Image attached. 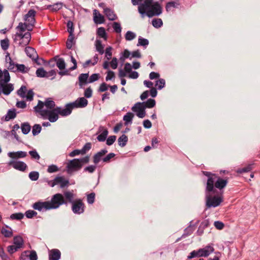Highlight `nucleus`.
<instances>
[{"instance_id":"60","label":"nucleus","mask_w":260,"mask_h":260,"mask_svg":"<svg viewBox=\"0 0 260 260\" xmlns=\"http://www.w3.org/2000/svg\"><path fill=\"white\" fill-rule=\"evenodd\" d=\"M26 92V87L25 86H22L17 91V94L21 98H24Z\"/></svg>"},{"instance_id":"56","label":"nucleus","mask_w":260,"mask_h":260,"mask_svg":"<svg viewBox=\"0 0 260 260\" xmlns=\"http://www.w3.org/2000/svg\"><path fill=\"white\" fill-rule=\"evenodd\" d=\"M27 27H30V26L27 23H19L18 25L17 26L16 28L20 31L23 32L24 31Z\"/></svg>"},{"instance_id":"14","label":"nucleus","mask_w":260,"mask_h":260,"mask_svg":"<svg viewBox=\"0 0 260 260\" xmlns=\"http://www.w3.org/2000/svg\"><path fill=\"white\" fill-rule=\"evenodd\" d=\"M17 64L18 63H16L12 60L10 54L7 52L5 56V67L7 69V70L12 72H16Z\"/></svg>"},{"instance_id":"44","label":"nucleus","mask_w":260,"mask_h":260,"mask_svg":"<svg viewBox=\"0 0 260 260\" xmlns=\"http://www.w3.org/2000/svg\"><path fill=\"white\" fill-rule=\"evenodd\" d=\"M74 36V35H69L68 39L66 42L67 48L71 49L72 48L73 45L75 44Z\"/></svg>"},{"instance_id":"28","label":"nucleus","mask_w":260,"mask_h":260,"mask_svg":"<svg viewBox=\"0 0 260 260\" xmlns=\"http://www.w3.org/2000/svg\"><path fill=\"white\" fill-rule=\"evenodd\" d=\"M64 198L66 201L71 204L73 203V202H75L74 200L75 194L73 192V190L72 191H64L63 194Z\"/></svg>"},{"instance_id":"42","label":"nucleus","mask_w":260,"mask_h":260,"mask_svg":"<svg viewBox=\"0 0 260 260\" xmlns=\"http://www.w3.org/2000/svg\"><path fill=\"white\" fill-rule=\"evenodd\" d=\"M146 108H152L155 105V101L154 99H149L146 102H142Z\"/></svg>"},{"instance_id":"9","label":"nucleus","mask_w":260,"mask_h":260,"mask_svg":"<svg viewBox=\"0 0 260 260\" xmlns=\"http://www.w3.org/2000/svg\"><path fill=\"white\" fill-rule=\"evenodd\" d=\"M214 250L213 248L210 245L206 246L204 248H201L198 250L192 251L189 256L188 258H194L197 256H207L211 253Z\"/></svg>"},{"instance_id":"53","label":"nucleus","mask_w":260,"mask_h":260,"mask_svg":"<svg viewBox=\"0 0 260 260\" xmlns=\"http://www.w3.org/2000/svg\"><path fill=\"white\" fill-rule=\"evenodd\" d=\"M59 170L58 167L55 165H51L48 166L47 171L49 173L57 172Z\"/></svg>"},{"instance_id":"22","label":"nucleus","mask_w":260,"mask_h":260,"mask_svg":"<svg viewBox=\"0 0 260 260\" xmlns=\"http://www.w3.org/2000/svg\"><path fill=\"white\" fill-rule=\"evenodd\" d=\"M98 133H101V134L97 137V140L99 142H104L108 135V131L107 129L103 126H100L99 128Z\"/></svg>"},{"instance_id":"35","label":"nucleus","mask_w":260,"mask_h":260,"mask_svg":"<svg viewBox=\"0 0 260 260\" xmlns=\"http://www.w3.org/2000/svg\"><path fill=\"white\" fill-rule=\"evenodd\" d=\"M54 58L56 61V66L60 70L64 69L66 68L64 60L62 58H58L57 56L55 57Z\"/></svg>"},{"instance_id":"58","label":"nucleus","mask_w":260,"mask_h":260,"mask_svg":"<svg viewBox=\"0 0 260 260\" xmlns=\"http://www.w3.org/2000/svg\"><path fill=\"white\" fill-rule=\"evenodd\" d=\"M112 48L111 46L107 47L105 50V57H106L108 60H109L112 57Z\"/></svg>"},{"instance_id":"40","label":"nucleus","mask_w":260,"mask_h":260,"mask_svg":"<svg viewBox=\"0 0 260 260\" xmlns=\"http://www.w3.org/2000/svg\"><path fill=\"white\" fill-rule=\"evenodd\" d=\"M29 70V68L26 67L24 64L18 63L17 66L16 72L24 74L27 73Z\"/></svg>"},{"instance_id":"11","label":"nucleus","mask_w":260,"mask_h":260,"mask_svg":"<svg viewBox=\"0 0 260 260\" xmlns=\"http://www.w3.org/2000/svg\"><path fill=\"white\" fill-rule=\"evenodd\" d=\"M132 110L136 113L137 116L140 118H143L145 116L146 111L145 107L143 103L137 102L132 108Z\"/></svg>"},{"instance_id":"27","label":"nucleus","mask_w":260,"mask_h":260,"mask_svg":"<svg viewBox=\"0 0 260 260\" xmlns=\"http://www.w3.org/2000/svg\"><path fill=\"white\" fill-rule=\"evenodd\" d=\"M88 73H82L79 76V85L80 88H82L83 85L88 83Z\"/></svg>"},{"instance_id":"3","label":"nucleus","mask_w":260,"mask_h":260,"mask_svg":"<svg viewBox=\"0 0 260 260\" xmlns=\"http://www.w3.org/2000/svg\"><path fill=\"white\" fill-rule=\"evenodd\" d=\"M10 80V76L7 69L3 71L0 69V89L2 92L8 95L14 90L13 85L11 83L7 84Z\"/></svg>"},{"instance_id":"46","label":"nucleus","mask_w":260,"mask_h":260,"mask_svg":"<svg viewBox=\"0 0 260 260\" xmlns=\"http://www.w3.org/2000/svg\"><path fill=\"white\" fill-rule=\"evenodd\" d=\"M136 38V34L130 30L127 31L125 35V39L126 41H131Z\"/></svg>"},{"instance_id":"30","label":"nucleus","mask_w":260,"mask_h":260,"mask_svg":"<svg viewBox=\"0 0 260 260\" xmlns=\"http://www.w3.org/2000/svg\"><path fill=\"white\" fill-rule=\"evenodd\" d=\"M192 221L190 222V224L184 230V233L181 238H178L176 240V242H178L180 238H185L186 236L190 235L194 231L193 226L191 224Z\"/></svg>"},{"instance_id":"41","label":"nucleus","mask_w":260,"mask_h":260,"mask_svg":"<svg viewBox=\"0 0 260 260\" xmlns=\"http://www.w3.org/2000/svg\"><path fill=\"white\" fill-rule=\"evenodd\" d=\"M152 25L156 28L161 27L163 25L162 20L160 18H154L152 20Z\"/></svg>"},{"instance_id":"48","label":"nucleus","mask_w":260,"mask_h":260,"mask_svg":"<svg viewBox=\"0 0 260 260\" xmlns=\"http://www.w3.org/2000/svg\"><path fill=\"white\" fill-rule=\"evenodd\" d=\"M36 76L40 78H45L46 76V71L43 68L38 69L36 72Z\"/></svg>"},{"instance_id":"47","label":"nucleus","mask_w":260,"mask_h":260,"mask_svg":"<svg viewBox=\"0 0 260 260\" xmlns=\"http://www.w3.org/2000/svg\"><path fill=\"white\" fill-rule=\"evenodd\" d=\"M42 130L41 125L39 124H35L32 128V134L34 136L38 135Z\"/></svg>"},{"instance_id":"26","label":"nucleus","mask_w":260,"mask_h":260,"mask_svg":"<svg viewBox=\"0 0 260 260\" xmlns=\"http://www.w3.org/2000/svg\"><path fill=\"white\" fill-rule=\"evenodd\" d=\"M104 13L110 20L113 21L117 19V16L114 12L110 8H105L104 9Z\"/></svg>"},{"instance_id":"8","label":"nucleus","mask_w":260,"mask_h":260,"mask_svg":"<svg viewBox=\"0 0 260 260\" xmlns=\"http://www.w3.org/2000/svg\"><path fill=\"white\" fill-rule=\"evenodd\" d=\"M55 102L50 98L46 99L44 102L39 101L38 105L34 107V110L39 113L38 110H50L55 108Z\"/></svg>"},{"instance_id":"61","label":"nucleus","mask_w":260,"mask_h":260,"mask_svg":"<svg viewBox=\"0 0 260 260\" xmlns=\"http://www.w3.org/2000/svg\"><path fill=\"white\" fill-rule=\"evenodd\" d=\"M37 212L32 210H27L25 213V215L27 218H32L37 215Z\"/></svg>"},{"instance_id":"18","label":"nucleus","mask_w":260,"mask_h":260,"mask_svg":"<svg viewBox=\"0 0 260 260\" xmlns=\"http://www.w3.org/2000/svg\"><path fill=\"white\" fill-rule=\"evenodd\" d=\"M25 52L27 56L35 61L38 64H40V63L38 61V55L34 48L31 47H26L25 49Z\"/></svg>"},{"instance_id":"5","label":"nucleus","mask_w":260,"mask_h":260,"mask_svg":"<svg viewBox=\"0 0 260 260\" xmlns=\"http://www.w3.org/2000/svg\"><path fill=\"white\" fill-rule=\"evenodd\" d=\"M62 205H67V202L65 200L63 195L60 193L53 195L50 201L49 206L50 210L56 209Z\"/></svg>"},{"instance_id":"52","label":"nucleus","mask_w":260,"mask_h":260,"mask_svg":"<svg viewBox=\"0 0 260 260\" xmlns=\"http://www.w3.org/2000/svg\"><path fill=\"white\" fill-rule=\"evenodd\" d=\"M1 46L3 50H7L9 47V41L7 38L1 41Z\"/></svg>"},{"instance_id":"63","label":"nucleus","mask_w":260,"mask_h":260,"mask_svg":"<svg viewBox=\"0 0 260 260\" xmlns=\"http://www.w3.org/2000/svg\"><path fill=\"white\" fill-rule=\"evenodd\" d=\"M67 25L68 28V31L69 32V35H74L73 32L74 28L73 22L71 20L68 21Z\"/></svg>"},{"instance_id":"6","label":"nucleus","mask_w":260,"mask_h":260,"mask_svg":"<svg viewBox=\"0 0 260 260\" xmlns=\"http://www.w3.org/2000/svg\"><path fill=\"white\" fill-rule=\"evenodd\" d=\"M43 119H48L50 122H55L58 119V113L56 108L50 110H38Z\"/></svg>"},{"instance_id":"20","label":"nucleus","mask_w":260,"mask_h":260,"mask_svg":"<svg viewBox=\"0 0 260 260\" xmlns=\"http://www.w3.org/2000/svg\"><path fill=\"white\" fill-rule=\"evenodd\" d=\"M8 156L13 160H15L25 157L27 156V152L22 151L9 152L8 153Z\"/></svg>"},{"instance_id":"36","label":"nucleus","mask_w":260,"mask_h":260,"mask_svg":"<svg viewBox=\"0 0 260 260\" xmlns=\"http://www.w3.org/2000/svg\"><path fill=\"white\" fill-rule=\"evenodd\" d=\"M127 141L128 138L124 134H123L122 136H121L118 139V145L122 147H124L126 145Z\"/></svg>"},{"instance_id":"16","label":"nucleus","mask_w":260,"mask_h":260,"mask_svg":"<svg viewBox=\"0 0 260 260\" xmlns=\"http://www.w3.org/2000/svg\"><path fill=\"white\" fill-rule=\"evenodd\" d=\"M8 165L20 171H24L27 168V165L24 162L15 160H11L9 161L8 162Z\"/></svg>"},{"instance_id":"24","label":"nucleus","mask_w":260,"mask_h":260,"mask_svg":"<svg viewBox=\"0 0 260 260\" xmlns=\"http://www.w3.org/2000/svg\"><path fill=\"white\" fill-rule=\"evenodd\" d=\"M106 149H103L95 153L93 156V162L95 165L98 164L102 159V157L107 153Z\"/></svg>"},{"instance_id":"13","label":"nucleus","mask_w":260,"mask_h":260,"mask_svg":"<svg viewBox=\"0 0 260 260\" xmlns=\"http://www.w3.org/2000/svg\"><path fill=\"white\" fill-rule=\"evenodd\" d=\"M36 11L33 9L29 10L24 15V20L30 26L33 27L36 23L35 16Z\"/></svg>"},{"instance_id":"1","label":"nucleus","mask_w":260,"mask_h":260,"mask_svg":"<svg viewBox=\"0 0 260 260\" xmlns=\"http://www.w3.org/2000/svg\"><path fill=\"white\" fill-rule=\"evenodd\" d=\"M138 10L142 18L158 16L162 14V8L158 2L153 0H139Z\"/></svg>"},{"instance_id":"50","label":"nucleus","mask_w":260,"mask_h":260,"mask_svg":"<svg viewBox=\"0 0 260 260\" xmlns=\"http://www.w3.org/2000/svg\"><path fill=\"white\" fill-rule=\"evenodd\" d=\"M28 177L31 181H37L39 177V173L37 171L30 172L28 174Z\"/></svg>"},{"instance_id":"34","label":"nucleus","mask_w":260,"mask_h":260,"mask_svg":"<svg viewBox=\"0 0 260 260\" xmlns=\"http://www.w3.org/2000/svg\"><path fill=\"white\" fill-rule=\"evenodd\" d=\"M96 50L100 54H103L104 53V45H103L102 41L100 40H96L95 42Z\"/></svg>"},{"instance_id":"21","label":"nucleus","mask_w":260,"mask_h":260,"mask_svg":"<svg viewBox=\"0 0 260 260\" xmlns=\"http://www.w3.org/2000/svg\"><path fill=\"white\" fill-rule=\"evenodd\" d=\"M61 258V252L57 249L49 250L48 252V260H59Z\"/></svg>"},{"instance_id":"55","label":"nucleus","mask_w":260,"mask_h":260,"mask_svg":"<svg viewBox=\"0 0 260 260\" xmlns=\"http://www.w3.org/2000/svg\"><path fill=\"white\" fill-rule=\"evenodd\" d=\"M95 194L94 192H91L87 195V202L89 204H92L95 201Z\"/></svg>"},{"instance_id":"10","label":"nucleus","mask_w":260,"mask_h":260,"mask_svg":"<svg viewBox=\"0 0 260 260\" xmlns=\"http://www.w3.org/2000/svg\"><path fill=\"white\" fill-rule=\"evenodd\" d=\"M71 204L72 211L75 214L80 215L84 212L85 206L81 199H78Z\"/></svg>"},{"instance_id":"62","label":"nucleus","mask_w":260,"mask_h":260,"mask_svg":"<svg viewBox=\"0 0 260 260\" xmlns=\"http://www.w3.org/2000/svg\"><path fill=\"white\" fill-rule=\"evenodd\" d=\"M29 154L30 155L31 158L39 160L40 158V156L39 153L37 152L36 150L34 149L28 152Z\"/></svg>"},{"instance_id":"64","label":"nucleus","mask_w":260,"mask_h":260,"mask_svg":"<svg viewBox=\"0 0 260 260\" xmlns=\"http://www.w3.org/2000/svg\"><path fill=\"white\" fill-rule=\"evenodd\" d=\"M113 28L114 30L117 33H120L121 32V27L120 24L117 22H114L113 24Z\"/></svg>"},{"instance_id":"19","label":"nucleus","mask_w":260,"mask_h":260,"mask_svg":"<svg viewBox=\"0 0 260 260\" xmlns=\"http://www.w3.org/2000/svg\"><path fill=\"white\" fill-rule=\"evenodd\" d=\"M72 106L74 108H82L87 106L88 101L84 98H79L75 101L72 102Z\"/></svg>"},{"instance_id":"37","label":"nucleus","mask_w":260,"mask_h":260,"mask_svg":"<svg viewBox=\"0 0 260 260\" xmlns=\"http://www.w3.org/2000/svg\"><path fill=\"white\" fill-rule=\"evenodd\" d=\"M97 35L100 37L103 38L104 40L106 41L107 39V33L105 29L103 27H100L98 28L96 31Z\"/></svg>"},{"instance_id":"17","label":"nucleus","mask_w":260,"mask_h":260,"mask_svg":"<svg viewBox=\"0 0 260 260\" xmlns=\"http://www.w3.org/2000/svg\"><path fill=\"white\" fill-rule=\"evenodd\" d=\"M20 258L22 260H38V257L37 252L35 250H25L22 252Z\"/></svg>"},{"instance_id":"51","label":"nucleus","mask_w":260,"mask_h":260,"mask_svg":"<svg viewBox=\"0 0 260 260\" xmlns=\"http://www.w3.org/2000/svg\"><path fill=\"white\" fill-rule=\"evenodd\" d=\"M96 169V165H89L88 166H87L84 168L83 172H88L89 173H93Z\"/></svg>"},{"instance_id":"2","label":"nucleus","mask_w":260,"mask_h":260,"mask_svg":"<svg viewBox=\"0 0 260 260\" xmlns=\"http://www.w3.org/2000/svg\"><path fill=\"white\" fill-rule=\"evenodd\" d=\"M203 174L208 177L205 187L208 192H216V189L221 191L228 183L227 179L222 178L210 172L203 171Z\"/></svg>"},{"instance_id":"54","label":"nucleus","mask_w":260,"mask_h":260,"mask_svg":"<svg viewBox=\"0 0 260 260\" xmlns=\"http://www.w3.org/2000/svg\"><path fill=\"white\" fill-rule=\"evenodd\" d=\"M24 214L22 213L18 212L16 213H13L11 215L10 218L11 219H16V220H21L23 218Z\"/></svg>"},{"instance_id":"39","label":"nucleus","mask_w":260,"mask_h":260,"mask_svg":"<svg viewBox=\"0 0 260 260\" xmlns=\"http://www.w3.org/2000/svg\"><path fill=\"white\" fill-rule=\"evenodd\" d=\"M21 129L22 133L26 135L30 132L31 127L28 122H24L21 124Z\"/></svg>"},{"instance_id":"31","label":"nucleus","mask_w":260,"mask_h":260,"mask_svg":"<svg viewBox=\"0 0 260 260\" xmlns=\"http://www.w3.org/2000/svg\"><path fill=\"white\" fill-rule=\"evenodd\" d=\"M134 117V115L133 113L127 112L123 117V120L124 121V124L127 125L128 124H132Z\"/></svg>"},{"instance_id":"12","label":"nucleus","mask_w":260,"mask_h":260,"mask_svg":"<svg viewBox=\"0 0 260 260\" xmlns=\"http://www.w3.org/2000/svg\"><path fill=\"white\" fill-rule=\"evenodd\" d=\"M32 208L40 212L50 210L49 206V201H38L32 205Z\"/></svg>"},{"instance_id":"7","label":"nucleus","mask_w":260,"mask_h":260,"mask_svg":"<svg viewBox=\"0 0 260 260\" xmlns=\"http://www.w3.org/2000/svg\"><path fill=\"white\" fill-rule=\"evenodd\" d=\"M83 164L80 163L78 158L69 160L66 167L67 173L69 175H72L75 172L80 170Z\"/></svg>"},{"instance_id":"57","label":"nucleus","mask_w":260,"mask_h":260,"mask_svg":"<svg viewBox=\"0 0 260 260\" xmlns=\"http://www.w3.org/2000/svg\"><path fill=\"white\" fill-rule=\"evenodd\" d=\"M100 78V74L98 73H94L92 74L88 80V83H91L95 81H98Z\"/></svg>"},{"instance_id":"23","label":"nucleus","mask_w":260,"mask_h":260,"mask_svg":"<svg viewBox=\"0 0 260 260\" xmlns=\"http://www.w3.org/2000/svg\"><path fill=\"white\" fill-rule=\"evenodd\" d=\"M55 181L56 185L59 184L61 188L67 187L69 184V181L66 179L63 176H56L55 177Z\"/></svg>"},{"instance_id":"32","label":"nucleus","mask_w":260,"mask_h":260,"mask_svg":"<svg viewBox=\"0 0 260 260\" xmlns=\"http://www.w3.org/2000/svg\"><path fill=\"white\" fill-rule=\"evenodd\" d=\"M63 3L61 2H57L53 5H49L47 6V9H49L52 12H56L62 8Z\"/></svg>"},{"instance_id":"4","label":"nucleus","mask_w":260,"mask_h":260,"mask_svg":"<svg viewBox=\"0 0 260 260\" xmlns=\"http://www.w3.org/2000/svg\"><path fill=\"white\" fill-rule=\"evenodd\" d=\"M215 192H208L205 190L206 206L207 208L216 207L222 202V198L220 196H212Z\"/></svg>"},{"instance_id":"43","label":"nucleus","mask_w":260,"mask_h":260,"mask_svg":"<svg viewBox=\"0 0 260 260\" xmlns=\"http://www.w3.org/2000/svg\"><path fill=\"white\" fill-rule=\"evenodd\" d=\"M149 44V41L147 39L143 38L141 37H139L138 39V42L137 44V46H142L144 47L145 48L147 47V46Z\"/></svg>"},{"instance_id":"29","label":"nucleus","mask_w":260,"mask_h":260,"mask_svg":"<svg viewBox=\"0 0 260 260\" xmlns=\"http://www.w3.org/2000/svg\"><path fill=\"white\" fill-rule=\"evenodd\" d=\"M16 116L15 109H9L5 116V120L8 121L11 119H14Z\"/></svg>"},{"instance_id":"25","label":"nucleus","mask_w":260,"mask_h":260,"mask_svg":"<svg viewBox=\"0 0 260 260\" xmlns=\"http://www.w3.org/2000/svg\"><path fill=\"white\" fill-rule=\"evenodd\" d=\"M93 20L96 24H102L104 23L105 19L104 16L97 10H94Z\"/></svg>"},{"instance_id":"33","label":"nucleus","mask_w":260,"mask_h":260,"mask_svg":"<svg viewBox=\"0 0 260 260\" xmlns=\"http://www.w3.org/2000/svg\"><path fill=\"white\" fill-rule=\"evenodd\" d=\"M179 5V3L174 1L169 2L166 5V10L167 12H169L172 10V8H177Z\"/></svg>"},{"instance_id":"49","label":"nucleus","mask_w":260,"mask_h":260,"mask_svg":"<svg viewBox=\"0 0 260 260\" xmlns=\"http://www.w3.org/2000/svg\"><path fill=\"white\" fill-rule=\"evenodd\" d=\"M165 85L166 81L164 79H159L156 81L155 85L157 86V89L158 90H161L165 86Z\"/></svg>"},{"instance_id":"38","label":"nucleus","mask_w":260,"mask_h":260,"mask_svg":"<svg viewBox=\"0 0 260 260\" xmlns=\"http://www.w3.org/2000/svg\"><path fill=\"white\" fill-rule=\"evenodd\" d=\"M6 227L9 230L5 228H2L1 229V233L5 237H10L12 236L13 233L12 232V230L10 227L8 225H6Z\"/></svg>"},{"instance_id":"45","label":"nucleus","mask_w":260,"mask_h":260,"mask_svg":"<svg viewBox=\"0 0 260 260\" xmlns=\"http://www.w3.org/2000/svg\"><path fill=\"white\" fill-rule=\"evenodd\" d=\"M23 245H10L8 247V251L10 253H13L17 251L19 248L22 247Z\"/></svg>"},{"instance_id":"59","label":"nucleus","mask_w":260,"mask_h":260,"mask_svg":"<svg viewBox=\"0 0 260 260\" xmlns=\"http://www.w3.org/2000/svg\"><path fill=\"white\" fill-rule=\"evenodd\" d=\"M91 148V144L90 143H86L83 147L81 149L82 155L86 153Z\"/></svg>"},{"instance_id":"15","label":"nucleus","mask_w":260,"mask_h":260,"mask_svg":"<svg viewBox=\"0 0 260 260\" xmlns=\"http://www.w3.org/2000/svg\"><path fill=\"white\" fill-rule=\"evenodd\" d=\"M56 108L57 110L58 114L63 117L70 115L73 109H74L71 103L66 104L64 108H62L61 107H56Z\"/></svg>"}]
</instances>
